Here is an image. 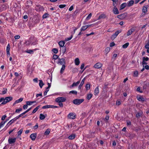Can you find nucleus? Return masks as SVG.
I'll use <instances>...</instances> for the list:
<instances>
[{
  "label": "nucleus",
  "instance_id": "f704fd0d",
  "mask_svg": "<svg viewBox=\"0 0 149 149\" xmlns=\"http://www.w3.org/2000/svg\"><path fill=\"white\" fill-rule=\"evenodd\" d=\"M40 107V106H38L36 107V108H35L34 110H33L32 111V113H34L38 110V109Z\"/></svg>",
  "mask_w": 149,
  "mask_h": 149
},
{
  "label": "nucleus",
  "instance_id": "473e14b6",
  "mask_svg": "<svg viewBox=\"0 0 149 149\" xmlns=\"http://www.w3.org/2000/svg\"><path fill=\"white\" fill-rule=\"evenodd\" d=\"M65 65H62V67L60 71V73L61 74H62L63 72V71L65 70Z\"/></svg>",
  "mask_w": 149,
  "mask_h": 149
},
{
  "label": "nucleus",
  "instance_id": "7ed1b4c3",
  "mask_svg": "<svg viewBox=\"0 0 149 149\" xmlns=\"http://www.w3.org/2000/svg\"><path fill=\"white\" fill-rule=\"evenodd\" d=\"M66 99L64 97H59L56 99V101L57 102H65Z\"/></svg>",
  "mask_w": 149,
  "mask_h": 149
},
{
  "label": "nucleus",
  "instance_id": "72a5a7b5",
  "mask_svg": "<svg viewBox=\"0 0 149 149\" xmlns=\"http://www.w3.org/2000/svg\"><path fill=\"white\" fill-rule=\"evenodd\" d=\"M36 102V101H27L26 102V103L28 105H30L31 104H32L35 103Z\"/></svg>",
  "mask_w": 149,
  "mask_h": 149
},
{
  "label": "nucleus",
  "instance_id": "f03ea898",
  "mask_svg": "<svg viewBox=\"0 0 149 149\" xmlns=\"http://www.w3.org/2000/svg\"><path fill=\"white\" fill-rule=\"evenodd\" d=\"M13 99V97L11 96L6 97L4 98V100L1 103V104H4L7 103L12 100Z\"/></svg>",
  "mask_w": 149,
  "mask_h": 149
},
{
  "label": "nucleus",
  "instance_id": "4be33fe9",
  "mask_svg": "<svg viewBox=\"0 0 149 149\" xmlns=\"http://www.w3.org/2000/svg\"><path fill=\"white\" fill-rule=\"evenodd\" d=\"M85 80V78H84L82 80L80 85L79 86L78 88L79 89H81V87L82 86L84 83Z\"/></svg>",
  "mask_w": 149,
  "mask_h": 149
},
{
  "label": "nucleus",
  "instance_id": "7c9ffc66",
  "mask_svg": "<svg viewBox=\"0 0 149 149\" xmlns=\"http://www.w3.org/2000/svg\"><path fill=\"white\" fill-rule=\"evenodd\" d=\"M126 3H122L120 6V10H121L124 9L126 6Z\"/></svg>",
  "mask_w": 149,
  "mask_h": 149
},
{
  "label": "nucleus",
  "instance_id": "bf43d9fd",
  "mask_svg": "<svg viewBox=\"0 0 149 149\" xmlns=\"http://www.w3.org/2000/svg\"><path fill=\"white\" fill-rule=\"evenodd\" d=\"M6 117V115H4L1 118V120H5V118Z\"/></svg>",
  "mask_w": 149,
  "mask_h": 149
},
{
  "label": "nucleus",
  "instance_id": "412c9836",
  "mask_svg": "<svg viewBox=\"0 0 149 149\" xmlns=\"http://www.w3.org/2000/svg\"><path fill=\"white\" fill-rule=\"evenodd\" d=\"M147 6H145L143 7V12L146 13L147 12Z\"/></svg>",
  "mask_w": 149,
  "mask_h": 149
},
{
  "label": "nucleus",
  "instance_id": "ea45409f",
  "mask_svg": "<svg viewBox=\"0 0 149 149\" xmlns=\"http://www.w3.org/2000/svg\"><path fill=\"white\" fill-rule=\"evenodd\" d=\"M33 41L34 42L32 43L31 45H36L37 44V40L35 39H33Z\"/></svg>",
  "mask_w": 149,
  "mask_h": 149
},
{
  "label": "nucleus",
  "instance_id": "5fc2aeb1",
  "mask_svg": "<svg viewBox=\"0 0 149 149\" xmlns=\"http://www.w3.org/2000/svg\"><path fill=\"white\" fill-rule=\"evenodd\" d=\"M145 48L146 49L149 48V40L148 41V43L145 46Z\"/></svg>",
  "mask_w": 149,
  "mask_h": 149
},
{
  "label": "nucleus",
  "instance_id": "6ab92c4d",
  "mask_svg": "<svg viewBox=\"0 0 149 149\" xmlns=\"http://www.w3.org/2000/svg\"><path fill=\"white\" fill-rule=\"evenodd\" d=\"M39 85L40 87L41 88H42L43 86L44 85V84L42 81V80H39Z\"/></svg>",
  "mask_w": 149,
  "mask_h": 149
},
{
  "label": "nucleus",
  "instance_id": "9b49d317",
  "mask_svg": "<svg viewBox=\"0 0 149 149\" xmlns=\"http://www.w3.org/2000/svg\"><path fill=\"white\" fill-rule=\"evenodd\" d=\"M10 46L9 44H8L7 47H6V53L7 54L8 56H10Z\"/></svg>",
  "mask_w": 149,
  "mask_h": 149
},
{
  "label": "nucleus",
  "instance_id": "6e6d98bb",
  "mask_svg": "<svg viewBox=\"0 0 149 149\" xmlns=\"http://www.w3.org/2000/svg\"><path fill=\"white\" fill-rule=\"evenodd\" d=\"M49 91V89H47V87L46 88V90L44 92V95H47V93Z\"/></svg>",
  "mask_w": 149,
  "mask_h": 149
},
{
  "label": "nucleus",
  "instance_id": "39448f33",
  "mask_svg": "<svg viewBox=\"0 0 149 149\" xmlns=\"http://www.w3.org/2000/svg\"><path fill=\"white\" fill-rule=\"evenodd\" d=\"M68 117L70 119H74L76 118V115L74 113H71L68 115Z\"/></svg>",
  "mask_w": 149,
  "mask_h": 149
},
{
  "label": "nucleus",
  "instance_id": "a878e982",
  "mask_svg": "<svg viewBox=\"0 0 149 149\" xmlns=\"http://www.w3.org/2000/svg\"><path fill=\"white\" fill-rule=\"evenodd\" d=\"M17 118H14L13 119H12V120H11L8 123V124H9V125H10L11 124L13 123L14 121H15L16 120Z\"/></svg>",
  "mask_w": 149,
  "mask_h": 149
},
{
  "label": "nucleus",
  "instance_id": "69168bd1",
  "mask_svg": "<svg viewBox=\"0 0 149 149\" xmlns=\"http://www.w3.org/2000/svg\"><path fill=\"white\" fill-rule=\"evenodd\" d=\"M84 63H82L81 65V67H80V68L82 70L83 69L84 67Z\"/></svg>",
  "mask_w": 149,
  "mask_h": 149
},
{
  "label": "nucleus",
  "instance_id": "4c0bfd02",
  "mask_svg": "<svg viewBox=\"0 0 149 149\" xmlns=\"http://www.w3.org/2000/svg\"><path fill=\"white\" fill-rule=\"evenodd\" d=\"M129 45L128 42H127L123 45V47L124 48H126Z\"/></svg>",
  "mask_w": 149,
  "mask_h": 149
},
{
  "label": "nucleus",
  "instance_id": "2eb2a0df",
  "mask_svg": "<svg viewBox=\"0 0 149 149\" xmlns=\"http://www.w3.org/2000/svg\"><path fill=\"white\" fill-rule=\"evenodd\" d=\"M36 134H32L30 136V137L32 141H34L36 138Z\"/></svg>",
  "mask_w": 149,
  "mask_h": 149
},
{
  "label": "nucleus",
  "instance_id": "c756f323",
  "mask_svg": "<svg viewBox=\"0 0 149 149\" xmlns=\"http://www.w3.org/2000/svg\"><path fill=\"white\" fill-rule=\"evenodd\" d=\"M106 16L105 14H102L100 15L98 19H99L102 18H106Z\"/></svg>",
  "mask_w": 149,
  "mask_h": 149
},
{
  "label": "nucleus",
  "instance_id": "49530a36",
  "mask_svg": "<svg viewBox=\"0 0 149 149\" xmlns=\"http://www.w3.org/2000/svg\"><path fill=\"white\" fill-rule=\"evenodd\" d=\"M24 114H25V113H24V112L23 113H22L20 114L18 116L16 117V118H17V119H18L19 117H21L22 116H23Z\"/></svg>",
  "mask_w": 149,
  "mask_h": 149
},
{
  "label": "nucleus",
  "instance_id": "ddd939ff",
  "mask_svg": "<svg viewBox=\"0 0 149 149\" xmlns=\"http://www.w3.org/2000/svg\"><path fill=\"white\" fill-rule=\"evenodd\" d=\"M113 13L115 14H118L119 13V12L118 10V9L117 7H116V6H115L113 9Z\"/></svg>",
  "mask_w": 149,
  "mask_h": 149
},
{
  "label": "nucleus",
  "instance_id": "338daca9",
  "mask_svg": "<svg viewBox=\"0 0 149 149\" xmlns=\"http://www.w3.org/2000/svg\"><path fill=\"white\" fill-rule=\"evenodd\" d=\"M73 9V7L72 6H71L69 8V10L70 11H72Z\"/></svg>",
  "mask_w": 149,
  "mask_h": 149
},
{
  "label": "nucleus",
  "instance_id": "b1692460",
  "mask_svg": "<svg viewBox=\"0 0 149 149\" xmlns=\"http://www.w3.org/2000/svg\"><path fill=\"white\" fill-rule=\"evenodd\" d=\"M80 83V81H78L76 83H74L70 87L76 86H77Z\"/></svg>",
  "mask_w": 149,
  "mask_h": 149
},
{
  "label": "nucleus",
  "instance_id": "cd10ccee",
  "mask_svg": "<svg viewBox=\"0 0 149 149\" xmlns=\"http://www.w3.org/2000/svg\"><path fill=\"white\" fill-rule=\"evenodd\" d=\"M137 100L139 101H142V102L145 100V99L142 96H140L139 97H138Z\"/></svg>",
  "mask_w": 149,
  "mask_h": 149
},
{
  "label": "nucleus",
  "instance_id": "393cba45",
  "mask_svg": "<svg viewBox=\"0 0 149 149\" xmlns=\"http://www.w3.org/2000/svg\"><path fill=\"white\" fill-rule=\"evenodd\" d=\"M99 93V90L98 86H97L94 90L95 95H97Z\"/></svg>",
  "mask_w": 149,
  "mask_h": 149
},
{
  "label": "nucleus",
  "instance_id": "c03bdc74",
  "mask_svg": "<svg viewBox=\"0 0 149 149\" xmlns=\"http://www.w3.org/2000/svg\"><path fill=\"white\" fill-rule=\"evenodd\" d=\"M58 57V56L56 54H54L53 56V58L55 60H56L57 59H58V58H59Z\"/></svg>",
  "mask_w": 149,
  "mask_h": 149
},
{
  "label": "nucleus",
  "instance_id": "e2e57ef3",
  "mask_svg": "<svg viewBox=\"0 0 149 149\" xmlns=\"http://www.w3.org/2000/svg\"><path fill=\"white\" fill-rule=\"evenodd\" d=\"M19 38H20V36H19V35L15 36V38L16 39H19Z\"/></svg>",
  "mask_w": 149,
  "mask_h": 149
},
{
  "label": "nucleus",
  "instance_id": "f8f14e48",
  "mask_svg": "<svg viewBox=\"0 0 149 149\" xmlns=\"http://www.w3.org/2000/svg\"><path fill=\"white\" fill-rule=\"evenodd\" d=\"M135 31V29H134L132 28H131L129 30L127 33V36H130L131 35L132 33L134 31Z\"/></svg>",
  "mask_w": 149,
  "mask_h": 149
},
{
  "label": "nucleus",
  "instance_id": "603ef678",
  "mask_svg": "<svg viewBox=\"0 0 149 149\" xmlns=\"http://www.w3.org/2000/svg\"><path fill=\"white\" fill-rule=\"evenodd\" d=\"M138 75V72L137 71H135L134 73V76L137 77Z\"/></svg>",
  "mask_w": 149,
  "mask_h": 149
},
{
  "label": "nucleus",
  "instance_id": "0e129e2a",
  "mask_svg": "<svg viewBox=\"0 0 149 149\" xmlns=\"http://www.w3.org/2000/svg\"><path fill=\"white\" fill-rule=\"evenodd\" d=\"M94 34V33L93 32H92L89 34H86V36H89L90 35H93Z\"/></svg>",
  "mask_w": 149,
  "mask_h": 149
},
{
  "label": "nucleus",
  "instance_id": "09e8293b",
  "mask_svg": "<svg viewBox=\"0 0 149 149\" xmlns=\"http://www.w3.org/2000/svg\"><path fill=\"white\" fill-rule=\"evenodd\" d=\"M70 93L77 95V92L75 91H70Z\"/></svg>",
  "mask_w": 149,
  "mask_h": 149
},
{
  "label": "nucleus",
  "instance_id": "f257e3e1",
  "mask_svg": "<svg viewBox=\"0 0 149 149\" xmlns=\"http://www.w3.org/2000/svg\"><path fill=\"white\" fill-rule=\"evenodd\" d=\"M84 100L83 99H76L73 101V103L76 105H79Z\"/></svg>",
  "mask_w": 149,
  "mask_h": 149
},
{
  "label": "nucleus",
  "instance_id": "5701e85b",
  "mask_svg": "<svg viewBox=\"0 0 149 149\" xmlns=\"http://www.w3.org/2000/svg\"><path fill=\"white\" fill-rule=\"evenodd\" d=\"M134 3V1L133 0H131L129 1L127 3V6L129 7L133 5Z\"/></svg>",
  "mask_w": 149,
  "mask_h": 149
},
{
  "label": "nucleus",
  "instance_id": "dca6fc26",
  "mask_svg": "<svg viewBox=\"0 0 149 149\" xmlns=\"http://www.w3.org/2000/svg\"><path fill=\"white\" fill-rule=\"evenodd\" d=\"M23 100V98H19V100H16L14 103H13V105H14L16 104L19 103V102H20L22 101Z\"/></svg>",
  "mask_w": 149,
  "mask_h": 149
},
{
  "label": "nucleus",
  "instance_id": "13d9d810",
  "mask_svg": "<svg viewBox=\"0 0 149 149\" xmlns=\"http://www.w3.org/2000/svg\"><path fill=\"white\" fill-rule=\"evenodd\" d=\"M149 59V58L148 57H143V60L145 61H147Z\"/></svg>",
  "mask_w": 149,
  "mask_h": 149
},
{
  "label": "nucleus",
  "instance_id": "680f3d73",
  "mask_svg": "<svg viewBox=\"0 0 149 149\" xmlns=\"http://www.w3.org/2000/svg\"><path fill=\"white\" fill-rule=\"evenodd\" d=\"M28 107V105L27 104L24 105L23 106V108L24 109H26Z\"/></svg>",
  "mask_w": 149,
  "mask_h": 149
},
{
  "label": "nucleus",
  "instance_id": "4d7b16f0",
  "mask_svg": "<svg viewBox=\"0 0 149 149\" xmlns=\"http://www.w3.org/2000/svg\"><path fill=\"white\" fill-rule=\"evenodd\" d=\"M22 108H20L19 109H17L16 110L15 113H19L20 111H22Z\"/></svg>",
  "mask_w": 149,
  "mask_h": 149
},
{
  "label": "nucleus",
  "instance_id": "79ce46f5",
  "mask_svg": "<svg viewBox=\"0 0 149 149\" xmlns=\"http://www.w3.org/2000/svg\"><path fill=\"white\" fill-rule=\"evenodd\" d=\"M49 14L47 13H45L42 16V18L45 19L48 17Z\"/></svg>",
  "mask_w": 149,
  "mask_h": 149
},
{
  "label": "nucleus",
  "instance_id": "e433bc0d",
  "mask_svg": "<svg viewBox=\"0 0 149 149\" xmlns=\"http://www.w3.org/2000/svg\"><path fill=\"white\" fill-rule=\"evenodd\" d=\"M48 108H52V105H46L42 107V109H47Z\"/></svg>",
  "mask_w": 149,
  "mask_h": 149
},
{
  "label": "nucleus",
  "instance_id": "423d86ee",
  "mask_svg": "<svg viewBox=\"0 0 149 149\" xmlns=\"http://www.w3.org/2000/svg\"><path fill=\"white\" fill-rule=\"evenodd\" d=\"M102 64L98 62L96 63L93 66L95 69H99L102 67Z\"/></svg>",
  "mask_w": 149,
  "mask_h": 149
},
{
  "label": "nucleus",
  "instance_id": "3c124183",
  "mask_svg": "<svg viewBox=\"0 0 149 149\" xmlns=\"http://www.w3.org/2000/svg\"><path fill=\"white\" fill-rule=\"evenodd\" d=\"M66 5H60L59 6V7L60 8H64L66 6Z\"/></svg>",
  "mask_w": 149,
  "mask_h": 149
},
{
  "label": "nucleus",
  "instance_id": "0eeeda50",
  "mask_svg": "<svg viewBox=\"0 0 149 149\" xmlns=\"http://www.w3.org/2000/svg\"><path fill=\"white\" fill-rule=\"evenodd\" d=\"M16 140V138H9L8 139V142L9 144H11L15 142Z\"/></svg>",
  "mask_w": 149,
  "mask_h": 149
},
{
  "label": "nucleus",
  "instance_id": "6e6552de",
  "mask_svg": "<svg viewBox=\"0 0 149 149\" xmlns=\"http://www.w3.org/2000/svg\"><path fill=\"white\" fill-rule=\"evenodd\" d=\"M23 130L22 129H21L17 132V135L16 137L17 138H19L20 140L22 139L20 137V136L23 132Z\"/></svg>",
  "mask_w": 149,
  "mask_h": 149
},
{
  "label": "nucleus",
  "instance_id": "c85d7f7f",
  "mask_svg": "<svg viewBox=\"0 0 149 149\" xmlns=\"http://www.w3.org/2000/svg\"><path fill=\"white\" fill-rule=\"evenodd\" d=\"M75 137V135L74 134H71L69 136L68 138L70 140L74 139Z\"/></svg>",
  "mask_w": 149,
  "mask_h": 149
},
{
  "label": "nucleus",
  "instance_id": "864d4df0",
  "mask_svg": "<svg viewBox=\"0 0 149 149\" xmlns=\"http://www.w3.org/2000/svg\"><path fill=\"white\" fill-rule=\"evenodd\" d=\"M72 35L70 37L66 38L65 39V40L66 41H68L70 40L72 38Z\"/></svg>",
  "mask_w": 149,
  "mask_h": 149
},
{
  "label": "nucleus",
  "instance_id": "9d476101",
  "mask_svg": "<svg viewBox=\"0 0 149 149\" xmlns=\"http://www.w3.org/2000/svg\"><path fill=\"white\" fill-rule=\"evenodd\" d=\"M121 32V31H117L113 34L111 38L112 39H114L116 38V36H118V34Z\"/></svg>",
  "mask_w": 149,
  "mask_h": 149
},
{
  "label": "nucleus",
  "instance_id": "20e7f679",
  "mask_svg": "<svg viewBox=\"0 0 149 149\" xmlns=\"http://www.w3.org/2000/svg\"><path fill=\"white\" fill-rule=\"evenodd\" d=\"M57 64H60V65H65V60L63 58L60 59V58H58V61L57 62Z\"/></svg>",
  "mask_w": 149,
  "mask_h": 149
},
{
  "label": "nucleus",
  "instance_id": "1a4fd4ad",
  "mask_svg": "<svg viewBox=\"0 0 149 149\" xmlns=\"http://www.w3.org/2000/svg\"><path fill=\"white\" fill-rule=\"evenodd\" d=\"M127 15L125 13H123L117 16L118 18L120 19H123L126 17Z\"/></svg>",
  "mask_w": 149,
  "mask_h": 149
},
{
  "label": "nucleus",
  "instance_id": "8fccbe9b",
  "mask_svg": "<svg viewBox=\"0 0 149 149\" xmlns=\"http://www.w3.org/2000/svg\"><path fill=\"white\" fill-rule=\"evenodd\" d=\"M110 50V48L109 47H107L105 49V51L107 52V54Z\"/></svg>",
  "mask_w": 149,
  "mask_h": 149
},
{
  "label": "nucleus",
  "instance_id": "052dcab7",
  "mask_svg": "<svg viewBox=\"0 0 149 149\" xmlns=\"http://www.w3.org/2000/svg\"><path fill=\"white\" fill-rule=\"evenodd\" d=\"M117 54H114L113 56V58L115 59L117 57Z\"/></svg>",
  "mask_w": 149,
  "mask_h": 149
},
{
  "label": "nucleus",
  "instance_id": "774afa93",
  "mask_svg": "<svg viewBox=\"0 0 149 149\" xmlns=\"http://www.w3.org/2000/svg\"><path fill=\"white\" fill-rule=\"evenodd\" d=\"M145 68L146 70H149V66L148 65H146L145 66Z\"/></svg>",
  "mask_w": 149,
  "mask_h": 149
},
{
  "label": "nucleus",
  "instance_id": "4468645a",
  "mask_svg": "<svg viewBox=\"0 0 149 149\" xmlns=\"http://www.w3.org/2000/svg\"><path fill=\"white\" fill-rule=\"evenodd\" d=\"M142 114V112L140 111L139 112L136 113V116L137 118H138L140 117L141 116Z\"/></svg>",
  "mask_w": 149,
  "mask_h": 149
},
{
  "label": "nucleus",
  "instance_id": "37998d69",
  "mask_svg": "<svg viewBox=\"0 0 149 149\" xmlns=\"http://www.w3.org/2000/svg\"><path fill=\"white\" fill-rule=\"evenodd\" d=\"M52 51L55 54H57L58 52V50L56 48H54L52 50Z\"/></svg>",
  "mask_w": 149,
  "mask_h": 149
},
{
  "label": "nucleus",
  "instance_id": "bb28decb",
  "mask_svg": "<svg viewBox=\"0 0 149 149\" xmlns=\"http://www.w3.org/2000/svg\"><path fill=\"white\" fill-rule=\"evenodd\" d=\"M36 50V49L33 50L28 49L26 51V52L27 53H29L30 54H33V51H35Z\"/></svg>",
  "mask_w": 149,
  "mask_h": 149
},
{
  "label": "nucleus",
  "instance_id": "2f4dec72",
  "mask_svg": "<svg viewBox=\"0 0 149 149\" xmlns=\"http://www.w3.org/2000/svg\"><path fill=\"white\" fill-rule=\"evenodd\" d=\"M45 117L46 116L42 114L41 113L40 114L39 118L40 120H43L45 118Z\"/></svg>",
  "mask_w": 149,
  "mask_h": 149
},
{
  "label": "nucleus",
  "instance_id": "aec40b11",
  "mask_svg": "<svg viewBox=\"0 0 149 149\" xmlns=\"http://www.w3.org/2000/svg\"><path fill=\"white\" fill-rule=\"evenodd\" d=\"M74 63L76 65H79L80 63L79 59L78 58H76L74 60Z\"/></svg>",
  "mask_w": 149,
  "mask_h": 149
},
{
  "label": "nucleus",
  "instance_id": "de8ad7c7",
  "mask_svg": "<svg viewBox=\"0 0 149 149\" xmlns=\"http://www.w3.org/2000/svg\"><path fill=\"white\" fill-rule=\"evenodd\" d=\"M86 90H88L90 88V85L89 84H87L86 86Z\"/></svg>",
  "mask_w": 149,
  "mask_h": 149
},
{
  "label": "nucleus",
  "instance_id": "a18cd8bd",
  "mask_svg": "<svg viewBox=\"0 0 149 149\" xmlns=\"http://www.w3.org/2000/svg\"><path fill=\"white\" fill-rule=\"evenodd\" d=\"M92 14L91 13H90L87 17L86 20H88L92 16Z\"/></svg>",
  "mask_w": 149,
  "mask_h": 149
},
{
  "label": "nucleus",
  "instance_id": "c9c22d12",
  "mask_svg": "<svg viewBox=\"0 0 149 149\" xmlns=\"http://www.w3.org/2000/svg\"><path fill=\"white\" fill-rule=\"evenodd\" d=\"M50 131L49 129H47L44 133V134L45 135H47L49 134Z\"/></svg>",
  "mask_w": 149,
  "mask_h": 149
},
{
  "label": "nucleus",
  "instance_id": "f3484780",
  "mask_svg": "<svg viewBox=\"0 0 149 149\" xmlns=\"http://www.w3.org/2000/svg\"><path fill=\"white\" fill-rule=\"evenodd\" d=\"M60 51L61 52H62V53L64 54L65 52L66 51L65 47H61Z\"/></svg>",
  "mask_w": 149,
  "mask_h": 149
},
{
  "label": "nucleus",
  "instance_id": "a19ab883",
  "mask_svg": "<svg viewBox=\"0 0 149 149\" xmlns=\"http://www.w3.org/2000/svg\"><path fill=\"white\" fill-rule=\"evenodd\" d=\"M93 95L91 93H89L88 95L87 99L89 100L91 99L92 96Z\"/></svg>",
  "mask_w": 149,
  "mask_h": 149
},
{
  "label": "nucleus",
  "instance_id": "a211bd4d",
  "mask_svg": "<svg viewBox=\"0 0 149 149\" xmlns=\"http://www.w3.org/2000/svg\"><path fill=\"white\" fill-rule=\"evenodd\" d=\"M65 44V42L63 41H60L58 43V44L61 47H63Z\"/></svg>",
  "mask_w": 149,
  "mask_h": 149
},
{
  "label": "nucleus",
  "instance_id": "58836bf2",
  "mask_svg": "<svg viewBox=\"0 0 149 149\" xmlns=\"http://www.w3.org/2000/svg\"><path fill=\"white\" fill-rule=\"evenodd\" d=\"M87 29V28L86 25L83 26L82 27L81 29V31H85Z\"/></svg>",
  "mask_w": 149,
  "mask_h": 149
}]
</instances>
